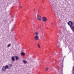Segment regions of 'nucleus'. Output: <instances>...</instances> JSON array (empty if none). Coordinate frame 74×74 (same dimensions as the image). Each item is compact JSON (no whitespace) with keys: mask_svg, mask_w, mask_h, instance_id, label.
<instances>
[{"mask_svg":"<svg viewBox=\"0 0 74 74\" xmlns=\"http://www.w3.org/2000/svg\"><path fill=\"white\" fill-rule=\"evenodd\" d=\"M64 58L63 57H61L60 59V69L59 70V74H63V60Z\"/></svg>","mask_w":74,"mask_h":74,"instance_id":"obj_1","label":"nucleus"},{"mask_svg":"<svg viewBox=\"0 0 74 74\" xmlns=\"http://www.w3.org/2000/svg\"><path fill=\"white\" fill-rule=\"evenodd\" d=\"M37 18L38 20V21H41V17L38 14L37 15Z\"/></svg>","mask_w":74,"mask_h":74,"instance_id":"obj_2","label":"nucleus"},{"mask_svg":"<svg viewBox=\"0 0 74 74\" xmlns=\"http://www.w3.org/2000/svg\"><path fill=\"white\" fill-rule=\"evenodd\" d=\"M68 24L69 26H70V27L71 26H72L73 25V23H72V22L71 21H69L68 22Z\"/></svg>","mask_w":74,"mask_h":74,"instance_id":"obj_3","label":"nucleus"},{"mask_svg":"<svg viewBox=\"0 0 74 74\" xmlns=\"http://www.w3.org/2000/svg\"><path fill=\"white\" fill-rule=\"evenodd\" d=\"M5 70H6V68L5 67V66H3L2 69V71H4Z\"/></svg>","mask_w":74,"mask_h":74,"instance_id":"obj_4","label":"nucleus"},{"mask_svg":"<svg viewBox=\"0 0 74 74\" xmlns=\"http://www.w3.org/2000/svg\"><path fill=\"white\" fill-rule=\"evenodd\" d=\"M38 39H39L38 36H35V39L36 40H38Z\"/></svg>","mask_w":74,"mask_h":74,"instance_id":"obj_5","label":"nucleus"},{"mask_svg":"<svg viewBox=\"0 0 74 74\" xmlns=\"http://www.w3.org/2000/svg\"><path fill=\"white\" fill-rule=\"evenodd\" d=\"M42 20L44 22H45L47 21V18L45 17H44L42 18Z\"/></svg>","mask_w":74,"mask_h":74,"instance_id":"obj_6","label":"nucleus"},{"mask_svg":"<svg viewBox=\"0 0 74 74\" xmlns=\"http://www.w3.org/2000/svg\"><path fill=\"white\" fill-rule=\"evenodd\" d=\"M70 27L72 31H74V26H70Z\"/></svg>","mask_w":74,"mask_h":74,"instance_id":"obj_7","label":"nucleus"},{"mask_svg":"<svg viewBox=\"0 0 74 74\" xmlns=\"http://www.w3.org/2000/svg\"><path fill=\"white\" fill-rule=\"evenodd\" d=\"M35 35L36 36H38V32H36L34 33Z\"/></svg>","mask_w":74,"mask_h":74,"instance_id":"obj_8","label":"nucleus"},{"mask_svg":"<svg viewBox=\"0 0 74 74\" xmlns=\"http://www.w3.org/2000/svg\"><path fill=\"white\" fill-rule=\"evenodd\" d=\"M12 60V61H15V58L14 56H12L11 58Z\"/></svg>","mask_w":74,"mask_h":74,"instance_id":"obj_9","label":"nucleus"},{"mask_svg":"<svg viewBox=\"0 0 74 74\" xmlns=\"http://www.w3.org/2000/svg\"><path fill=\"white\" fill-rule=\"evenodd\" d=\"M16 60H18L19 59V58L17 56H15Z\"/></svg>","mask_w":74,"mask_h":74,"instance_id":"obj_10","label":"nucleus"},{"mask_svg":"<svg viewBox=\"0 0 74 74\" xmlns=\"http://www.w3.org/2000/svg\"><path fill=\"white\" fill-rule=\"evenodd\" d=\"M5 67L6 69H8L9 68V67H8V65H6L5 66Z\"/></svg>","mask_w":74,"mask_h":74,"instance_id":"obj_11","label":"nucleus"},{"mask_svg":"<svg viewBox=\"0 0 74 74\" xmlns=\"http://www.w3.org/2000/svg\"><path fill=\"white\" fill-rule=\"evenodd\" d=\"M23 62L25 64H26V63H27V61H25V60H23Z\"/></svg>","mask_w":74,"mask_h":74,"instance_id":"obj_12","label":"nucleus"},{"mask_svg":"<svg viewBox=\"0 0 74 74\" xmlns=\"http://www.w3.org/2000/svg\"><path fill=\"white\" fill-rule=\"evenodd\" d=\"M25 53H21V55L22 56H24L25 55Z\"/></svg>","mask_w":74,"mask_h":74,"instance_id":"obj_13","label":"nucleus"},{"mask_svg":"<svg viewBox=\"0 0 74 74\" xmlns=\"http://www.w3.org/2000/svg\"><path fill=\"white\" fill-rule=\"evenodd\" d=\"M8 66L10 67H12V64H8Z\"/></svg>","mask_w":74,"mask_h":74,"instance_id":"obj_14","label":"nucleus"},{"mask_svg":"<svg viewBox=\"0 0 74 74\" xmlns=\"http://www.w3.org/2000/svg\"><path fill=\"white\" fill-rule=\"evenodd\" d=\"M11 45L10 44H8V47H10V46H11Z\"/></svg>","mask_w":74,"mask_h":74,"instance_id":"obj_15","label":"nucleus"},{"mask_svg":"<svg viewBox=\"0 0 74 74\" xmlns=\"http://www.w3.org/2000/svg\"><path fill=\"white\" fill-rule=\"evenodd\" d=\"M60 42L59 43H58V47H60Z\"/></svg>","mask_w":74,"mask_h":74,"instance_id":"obj_16","label":"nucleus"},{"mask_svg":"<svg viewBox=\"0 0 74 74\" xmlns=\"http://www.w3.org/2000/svg\"><path fill=\"white\" fill-rule=\"evenodd\" d=\"M38 47L39 48H40V45H39V44H38Z\"/></svg>","mask_w":74,"mask_h":74,"instance_id":"obj_17","label":"nucleus"},{"mask_svg":"<svg viewBox=\"0 0 74 74\" xmlns=\"http://www.w3.org/2000/svg\"><path fill=\"white\" fill-rule=\"evenodd\" d=\"M73 73L74 74V66H73Z\"/></svg>","mask_w":74,"mask_h":74,"instance_id":"obj_18","label":"nucleus"},{"mask_svg":"<svg viewBox=\"0 0 74 74\" xmlns=\"http://www.w3.org/2000/svg\"><path fill=\"white\" fill-rule=\"evenodd\" d=\"M53 6L54 7H55V4H53Z\"/></svg>","mask_w":74,"mask_h":74,"instance_id":"obj_19","label":"nucleus"},{"mask_svg":"<svg viewBox=\"0 0 74 74\" xmlns=\"http://www.w3.org/2000/svg\"><path fill=\"white\" fill-rule=\"evenodd\" d=\"M49 69V68H47L46 69V71H48V69Z\"/></svg>","mask_w":74,"mask_h":74,"instance_id":"obj_20","label":"nucleus"},{"mask_svg":"<svg viewBox=\"0 0 74 74\" xmlns=\"http://www.w3.org/2000/svg\"><path fill=\"white\" fill-rule=\"evenodd\" d=\"M32 27H34V24H33L32 25Z\"/></svg>","mask_w":74,"mask_h":74,"instance_id":"obj_21","label":"nucleus"},{"mask_svg":"<svg viewBox=\"0 0 74 74\" xmlns=\"http://www.w3.org/2000/svg\"><path fill=\"white\" fill-rule=\"evenodd\" d=\"M39 27V28H41V26H40V27Z\"/></svg>","mask_w":74,"mask_h":74,"instance_id":"obj_22","label":"nucleus"},{"mask_svg":"<svg viewBox=\"0 0 74 74\" xmlns=\"http://www.w3.org/2000/svg\"><path fill=\"white\" fill-rule=\"evenodd\" d=\"M34 11H35V10H36V9H34Z\"/></svg>","mask_w":74,"mask_h":74,"instance_id":"obj_23","label":"nucleus"},{"mask_svg":"<svg viewBox=\"0 0 74 74\" xmlns=\"http://www.w3.org/2000/svg\"><path fill=\"white\" fill-rule=\"evenodd\" d=\"M62 39H63V38H61V39L62 40Z\"/></svg>","mask_w":74,"mask_h":74,"instance_id":"obj_24","label":"nucleus"},{"mask_svg":"<svg viewBox=\"0 0 74 74\" xmlns=\"http://www.w3.org/2000/svg\"><path fill=\"white\" fill-rule=\"evenodd\" d=\"M58 26H60V25H59V23L58 24Z\"/></svg>","mask_w":74,"mask_h":74,"instance_id":"obj_25","label":"nucleus"},{"mask_svg":"<svg viewBox=\"0 0 74 74\" xmlns=\"http://www.w3.org/2000/svg\"><path fill=\"white\" fill-rule=\"evenodd\" d=\"M22 7V6H21V8Z\"/></svg>","mask_w":74,"mask_h":74,"instance_id":"obj_26","label":"nucleus"},{"mask_svg":"<svg viewBox=\"0 0 74 74\" xmlns=\"http://www.w3.org/2000/svg\"><path fill=\"white\" fill-rule=\"evenodd\" d=\"M51 25H52V23H51Z\"/></svg>","mask_w":74,"mask_h":74,"instance_id":"obj_27","label":"nucleus"},{"mask_svg":"<svg viewBox=\"0 0 74 74\" xmlns=\"http://www.w3.org/2000/svg\"><path fill=\"white\" fill-rule=\"evenodd\" d=\"M60 38V39L61 38V37Z\"/></svg>","mask_w":74,"mask_h":74,"instance_id":"obj_28","label":"nucleus"}]
</instances>
